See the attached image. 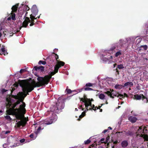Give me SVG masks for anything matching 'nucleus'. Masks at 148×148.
<instances>
[{
  "label": "nucleus",
  "mask_w": 148,
  "mask_h": 148,
  "mask_svg": "<svg viewBox=\"0 0 148 148\" xmlns=\"http://www.w3.org/2000/svg\"><path fill=\"white\" fill-rule=\"evenodd\" d=\"M22 105L20 108H16V109H13L10 108L6 110L7 114L9 115H13L15 116L16 119L20 120L16 124L17 127L20 128L21 126L24 127L25 126L27 122L28 121V119L24 117V115L22 113L24 112V109L22 108Z\"/></svg>",
  "instance_id": "obj_1"
},
{
  "label": "nucleus",
  "mask_w": 148,
  "mask_h": 148,
  "mask_svg": "<svg viewBox=\"0 0 148 148\" xmlns=\"http://www.w3.org/2000/svg\"><path fill=\"white\" fill-rule=\"evenodd\" d=\"M19 84L20 86L22 87V90H24L25 88L27 90L25 92L27 95H29V92H31L34 90V88L42 86L39 82H35L33 85L26 79L19 80Z\"/></svg>",
  "instance_id": "obj_2"
},
{
  "label": "nucleus",
  "mask_w": 148,
  "mask_h": 148,
  "mask_svg": "<svg viewBox=\"0 0 148 148\" xmlns=\"http://www.w3.org/2000/svg\"><path fill=\"white\" fill-rule=\"evenodd\" d=\"M64 106L65 103L64 101H58L56 103V106H53L51 107L50 110L51 112L54 113H59L62 111Z\"/></svg>",
  "instance_id": "obj_3"
},
{
  "label": "nucleus",
  "mask_w": 148,
  "mask_h": 148,
  "mask_svg": "<svg viewBox=\"0 0 148 148\" xmlns=\"http://www.w3.org/2000/svg\"><path fill=\"white\" fill-rule=\"evenodd\" d=\"M56 73L54 71L51 72L50 75H45L43 77H38L37 78V79L42 86H45L47 84L50 82L52 76L54 75Z\"/></svg>",
  "instance_id": "obj_4"
},
{
  "label": "nucleus",
  "mask_w": 148,
  "mask_h": 148,
  "mask_svg": "<svg viewBox=\"0 0 148 148\" xmlns=\"http://www.w3.org/2000/svg\"><path fill=\"white\" fill-rule=\"evenodd\" d=\"M10 97H11V98H14L16 99H17L16 101H18L19 102V104L21 102H22V104H21L19 106V108H20L21 105H22V106L21 107L23 109H24L23 110L24 112L22 113L23 115H24L26 112V110L25 108L26 106L25 103V102H23L24 99H23V97H20V95H18V93L17 94V95H11L10 96Z\"/></svg>",
  "instance_id": "obj_5"
},
{
  "label": "nucleus",
  "mask_w": 148,
  "mask_h": 148,
  "mask_svg": "<svg viewBox=\"0 0 148 148\" xmlns=\"http://www.w3.org/2000/svg\"><path fill=\"white\" fill-rule=\"evenodd\" d=\"M109 90L105 92V93L108 96L111 98L114 99V97H119V96L123 98L124 96L123 95L119 94V92H117L116 91L112 89H109Z\"/></svg>",
  "instance_id": "obj_6"
},
{
  "label": "nucleus",
  "mask_w": 148,
  "mask_h": 148,
  "mask_svg": "<svg viewBox=\"0 0 148 148\" xmlns=\"http://www.w3.org/2000/svg\"><path fill=\"white\" fill-rule=\"evenodd\" d=\"M35 21L34 19H31L28 17H26L25 18V21L23 22L22 24V26L19 27V30L21 29L22 27H26L29 23H30L29 25L30 26H32L34 25H35L37 23V21L35 22Z\"/></svg>",
  "instance_id": "obj_7"
},
{
  "label": "nucleus",
  "mask_w": 148,
  "mask_h": 148,
  "mask_svg": "<svg viewBox=\"0 0 148 148\" xmlns=\"http://www.w3.org/2000/svg\"><path fill=\"white\" fill-rule=\"evenodd\" d=\"M31 11L32 14L30 15V18L34 20H36V18H35V16L38 13V10L36 5L33 6L31 9Z\"/></svg>",
  "instance_id": "obj_8"
},
{
  "label": "nucleus",
  "mask_w": 148,
  "mask_h": 148,
  "mask_svg": "<svg viewBox=\"0 0 148 148\" xmlns=\"http://www.w3.org/2000/svg\"><path fill=\"white\" fill-rule=\"evenodd\" d=\"M11 97L9 96V99L8 98H6V100L8 102V103L7 106H8L9 107H11V108L13 109H16V108H15L19 104V102L18 101H17L15 103H12L11 102L12 99L10 98Z\"/></svg>",
  "instance_id": "obj_9"
},
{
  "label": "nucleus",
  "mask_w": 148,
  "mask_h": 148,
  "mask_svg": "<svg viewBox=\"0 0 148 148\" xmlns=\"http://www.w3.org/2000/svg\"><path fill=\"white\" fill-rule=\"evenodd\" d=\"M56 120V118H53L52 117L49 119H47L45 120H43L42 122L43 123L46 125H50L52 124L53 122L55 121Z\"/></svg>",
  "instance_id": "obj_10"
},
{
  "label": "nucleus",
  "mask_w": 148,
  "mask_h": 148,
  "mask_svg": "<svg viewBox=\"0 0 148 148\" xmlns=\"http://www.w3.org/2000/svg\"><path fill=\"white\" fill-rule=\"evenodd\" d=\"M53 53L55 55V57L56 58L57 63L56 65L59 68H61L62 66H63L65 64V63L62 61H59V60H58L59 58L58 56L56 54Z\"/></svg>",
  "instance_id": "obj_11"
},
{
  "label": "nucleus",
  "mask_w": 148,
  "mask_h": 148,
  "mask_svg": "<svg viewBox=\"0 0 148 148\" xmlns=\"http://www.w3.org/2000/svg\"><path fill=\"white\" fill-rule=\"evenodd\" d=\"M23 92H20L18 93V95L20 96V97H22L24 99L25 98V97L27 95L25 93V91L27 90L26 89H25L22 90Z\"/></svg>",
  "instance_id": "obj_12"
},
{
  "label": "nucleus",
  "mask_w": 148,
  "mask_h": 148,
  "mask_svg": "<svg viewBox=\"0 0 148 148\" xmlns=\"http://www.w3.org/2000/svg\"><path fill=\"white\" fill-rule=\"evenodd\" d=\"M23 92H20L18 93V95L20 96V97H22L24 99L25 98V97L27 95L25 93V91L27 90L26 89H25L22 90Z\"/></svg>",
  "instance_id": "obj_13"
},
{
  "label": "nucleus",
  "mask_w": 148,
  "mask_h": 148,
  "mask_svg": "<svg viewBox=\"0 0 148 148\" xmlns=\"http://www.w3.org/2000/svg\"><path fill=\"white\" fill-rule=\"evenodd\" d=\"M34 69L36 71L40 70L42 72H43L45 71L44 67L42 66H36L34 67Z\"/></svg>",
  "instance_id": "obj_14"
},
{
  "label": "nucleus",
  "mask_w": 148,
  "mask_h": 148,
  "mask_svg": "<svg viewBox=\"0 0 148 148\" xmlns=\"http://www.w3.org/2000/svg\"><path fill=\"white\" fill-rule=\"evenodd\" d=\"M139 128L136 132V134L137 135L140 136L141 134H142L143 132V126L139 127Z\"/></svg>",
  "instance_id": "obj_15"
},
{
  "label": "nucleus",
  "mask_w": 148,
  "mask_h": 148,
  "mask_svg": "<svg viewBox=\"0 0 148 148\" xmlns=\"http://www.w3.org/2000/svg\"><path fill=\"white\" fill-rule=\"evenodd\" d=\"M128 119L132 123L135 122L137 120L136 117L132 116L129 117L128 118Z\"/></svg>",
  "instance_id": "obj_16"
},
{
  "label": "nucleus",
  "mask_w": 148,
  "mask_h": 148,
  "mask_svg": "<svg viewBox=\"0 0 148 148\" xmlns=\"http://www.w3.org/2000/svg\"><path fill=\"white\" fill-rule=\"evenodd\" d=\"M18 3H17L16 5L13 6L11 9L12 10V12H16L17 10L18 6L19 5Z\"/></svg>",
  "instance_id": "obj_17"
},
{
  "label": "nucleus",
  "mask_w": 148,
  "mask_h": 148,
  "mask_svg": "<svg viewBox=\"0 0 148 148\" xmlns=\"http://www.w3.org/2000/svg\"><path fill=\"white\" fill-rule=\"evenodd\" d=\"M122 147L123 148L127 147L128 145V143L127 141L125 140L123 141L121 143Z\"/></svg>",
  "instance_id": "obj_18"
},
{
  "label": "nucleus",
  "mask_w": 148,
  "mask_h": 148,
  "mask_svg": "<svg viewBox=\"0 0 148 148\" xmlns=\"http://www.w3.org/2000/svg\"><path fill=\"white\" fill-rule=\"evenodd\" d=\"M84 105L86 108H87L89 106H90V107L91 106L92 104L91 102L90 101V100H89L86 102V103L84 104Z\"/></svg>",
  "instance_id": "obj_19"
},
{
  "label": "nucleus",
  "mask_w": 148,
  "mask_h": 148,
  "mask_svg": "<svg viewBox=\"0 0 148 148\" xmlns=\"http://www.w3.org/2000/svg\"><path fill=\"white\" fill-rule=\"evenodd\" d=\"M133 85V84L132 82H129L125 83L124 84V85L123 86V87L125 86H129L130 87H131Z\"/></svg>",
  "instance_id": "obj_20"
},
{
  "label": "nucleus",
  "mask_w": 148,
  "mask_h": 148,
  "mask_svg": "<svg viewBox=\"0 0 148 148\" xmlns=\"http://www.w3.org/2000/svg\"><path fill=\"white\" fill-rule=\"evenodd\" d=\"M124 68V66L122 64H120V65H118L117 66V67L116 69V72L118 74H119V71L118 70V69H122Z\"/></svg>",
  "instance_id": "obj_21"
},
{
  "label": "nucleus",
  "mask_w": 148,
  "mask_h": 148,
  "mask_svg": "<svg viewBox=\"0 0 148 148\" xmlns=\"http://www.w3.org/2000/svg\"><path fill=\"white\" fill-rule=\"evenodd\" d=\"M112 56H110V57H108V58L103 57L101 59L103 61L105 62H107V61H109L110 59H112Z\"/></svg>",
  "instance_id": "obj_22"
},
{
  "label": "nucleus",
  "mask_w": 148,
  "mask_h": 148,
  "mask_svg": "<svg viewBox=\"0 0 148 148\" xmlns=\"http://www.w3.org/2000/svg\"><path fill=\"white\" fill-rule=\"evenodd\" d=\"M124 132L125 133V135L127 136H132L133 135V133L130 130H128L127 132L124 131Z\"/></svg>",
  "instance_id": "obj_23"
},
{
  "label": "nucleus",
  "mask_w": 148,
  "mask_h": 148,
  "mask_svg": "<svg viewBox=\"0 0 148 148\" xmlns=\"http://www.w3.org/2000/svg\"><path fill=\"white\" fill-rule=\"evenodd\" d=\"M140 136L143 137L145 140L148 141V136L147 135L141 134Z\"/></svg>",
  "instance_id": "obj_24"
},
{
  "label": "nucleus",
  "mask_w": 148,
  "mask_h": 148,
  "mask_svg": "<svg viewBox=\"0 0 148 148\" xmlns=\"http://www.w3.org/2000/svg\"><path fill=\"white\" fill-rule=\"evenodd\" d=\"M37 134H34L33 133H32L30 134L29 136L30 138H32L33 140H34L37 137Z\"/></svg>",
  "instance_id": "obj_25"
},
{
  "label": "nucleus",
  "mask_w": 148,
  "mask_h": 148,
  "mask_svg": "<svg viewBox=\"0 0 148 148\" xmlns=\"http://www.w3.org/2000/svg\"><path fill=\"white\" fill-rule=\"evenodd\" d=\"M122 87H123V86L120 84H116L114 86V88L116 89H121Z\"/></svg>",
  "instance_id": "obj_26"
},
{
  "label": "nucleus",
  "mask_w": 148,
  "mask_h": 148,
  "mask_svg": "<svg viewBox=\"0 0 148 148\" xmlns=\"http://www.w3.org/2000/svg\"><path fill=\"white\" fill-rule=\"evenodd\" d=\"M135 99L136 100H140L142 98V96L140 95H139L138 94H136L134 95Z\"/></svg>",
  "instance_id": "obj_27"
},
{
  "label": "nucleus",
  "mask_w": 148,
  "mask_h": 148,
  "mask_svg": "<svg viewBox=\"0 0 148 148\" xmlns=\"http://www.w3.org/2000/svg\"><path fill=\"white\" fill-rule=\"evenodd\" d=\"M83 89H84V90L85 91H91L93 90L92 88H89V87H85V86H84V88H83Z\"/></svg>",
  "instance_id": "obj_28"
},
{
  "label": "nucleus",
  "mask_w": 148,
  "mask_h": 148,
  "mask_svg": "<svg viewBox=\"0 0 148 148\" xmlns=\"http://www.w3.org/2000/svg\"><path fill=\"white\" fill-rule=\"evenodd\" d=\"M11 17L12 19L13 20H15V14L14 12H12L11 13V15L10 16Z\"/></svg>",
  "instance_id": "obj_29"
},
{
  "label": "nucleus",
  "mask_w": 148,
  "mask_h": 148,
  "mask_svg": "<svg viewBox=\"0 0 148 148\" xmlns=\"http://www.w3.org/2000/svg\"><path fill=\"white\" fill-rule=\"evenodd\" d=\"M105 97V96L103 94H101L99 95V98L101 99H103Z\"/></svg>",
  "instance_id": "obj_30"
},
{
  "label": "nucleus",
  "mask_w": 148,
  "mask_h": 148,
  "mask_svg": "<svg viewBox=\"0 0 148 148\" xmlns=\"http://www.w3.org/2000/svg\"><path fill=\"white\" fill-rule=\"evenodd\" d=\"M143 132L145 134L147 133V132L148 129L146 127V126H144L143 127Z\"/></svg>",
  "instance_id": "obj_31"
},
{
  "label": "nucleus",
  "mask_w": 148,
  "mask_h": 148,
  "mask_svg": "<svg viewBox=\"0 0 148 148\" xmlns=\"http://www.w3.org/2000/svg\"><path fill=\"white\" fill-rule=\"evenodd\" d=\"M38 64L40 65L41 64H42L43 65H45L46 64V62L45 61L40 60L38 62Z\"/></svg>",
  "instance_id": "obj_32"
},
{
  "label": "nucleus",
  "mask_w": 148,
  "mask_h": 148,
  "mask_svg": "<svg viewBox=\"0 0 148 148\" xmlns=\"http://www.w3.org/2000/svg\"><path fill=\"white\" fill-rule=\"evenodd\" d=\"M143 47L144 50H146L147 49V45H141L140 46V48Z\"/></svg>",
  "instance_id": "obj_33"
},
{
  "label": "nucleus",
  "mask_w": 148,
  "mask_h": 148,
  "mask_svg": "<svg viewBox=\"0 0 148 148\" xmlns=\"http://www.w3.org/2000/svg\"><path fill=\"white\" fill-rule=\"evenodd\" d=\"M59 67L57 66L56 65H55L54 67V71L56 73H57L58 71V70L59 69Z\"/></svg>",
  "instance_id": "obj_34"
},
{
  "label": "nucleus",
  "mask_w": 148,
  "mask_h": 148,
  "mask_svg": "<svg viewBox=\"0 0 148 148\" xmlns=\"http://www.w3.org/2000/svg\"><path fill=\"white\" fill-rule=\"evenodd\" d=\"M66 88H67L66 89V91L67 93L68 94H70L71 93V92H72V91L70 89H68V86H67Z\"/></svg>",
  "instance_id": "obj_35"
},
{
  "label": "nucleus",
  "mask_w": 148,
  "mask_h": 148,
  "mask_svg": "<svg viewBox=\"0 0 148 148\" xmlns=\"http://www.w3.org/2000/svg\"><path fill=\"white\" fill-rule=\"evenodd\" d=\"M116 48V47L114 45H112L111 48H110V50H109V51H111L112 52H113V51H114V50Z\"/></svg>",
  "instance_id": "obj_36"
},
{
  "label": "nucleus",
  "mask_w": 148,
  "mask_h": 148,
  "mask_svg": "<svg viewBox=\"0 0 148 148\" xmlns=\"http://www.w3.org/2000/svg\"><path fill=\"white\" fill-rule=\"evenodd\" d=\"M92 86V84L90 83H86L85 86V87H91Z\"/></svg>",
  "instance_id": "obj_37"
},
{
  "label": "nucleus",
  "mask_w": 148,
  "mask_h": 148,
  "mask_svg": "<svg viewBox=\"0 0 148 148\" xmlns=\"http://www.w3.org/2000/svg\"><path fill=\"white\" fill-rule=\"evenodd\" d=\"M91 142L89 139H88L87 140L85 141L84 142L85 145H88Z\"/></svg>",
  "instance_id": "obj_38"
},
{
  "label": "nucleus",
  "mask_w": 148,
  "mask_h": 148,
  "mask_svg": "<svg viewBox=\"0 0 148 148\" xmlns=\"http://www.w3.org/2000/svg\"><path fill=\"white\" fill-rule=\"evenodd\" d=\"M84 97V100H85L86 102H87L89 100H90V99H88L87 98V96L86 95H84L83 96Z\"/></svg>",
  "instance_id": "obj_39"
},
{
  "label": "nucleus",
  "mask_w": 148,
  "mask_h": 148,
  "mask_svg": "<svg viewBox=\"0 0 148 148\" xmlns=\"http://www.w3.org/2000/svg\"><path fill=\"white\" fill-rule=\"evenodd\" d=\"M19 145V143H17L16 144H14V145H13L12 146H11L10 147H11V148H12V147H16L17 146H18Z\"/></svg>",
  "instance_id": "obj_40"
},
{
  "label": "nucleus",
  "mask_w": 148,
  "mask_h": 148,
  "mask_svg": "<svg viewBox=\"0 0 148 148\" xmlns=\"http://www.w3.org/2000/svg\"><path fill=\"white\" fill-rule=\"evenodd\" d=\"M5 118L7 119L9 121H11L12 119L11 118L10 116L9 115L6 116L5 117Z\"/></svg>",
  "instance_id": "obj_41"
},
{
  "label": "nucleus",
  "mask_w": 148,
  "mask_h": 148,
  "mask_svg": "<svg viewBox=\"0 0 148 148\" xmlns=\"http://www.w3.org/2000/svg\"><path fill=\"white\" fill-rule=\"evenodd\" d=\"M121 53L120 51H119L117 52L116 54H115V56L116 57H118L120 55H121Z\"/></svg>",
  "instance_id": "obj_42"
},
{
  "label": "nucleus",
  "mask_w": 148,
  "mask_h": 148,
  "mask_svg": "<svg viewBox=\"0 0 148 148\" xmlns=\"http://www.w3.org/2000/svg\"><path fill=\"white\" fill-rule=\"evenodd\" d=\"M109 138H110V136H108L106 138L105 141L104 142V143H105L106 144V143L108 141Z\"/></svg>",
  "instance_id": "obj_43"
},
{
  "label": "nucleus",
  "mask_w": 148,
  "mask_h": 148,
  "mask_svg": "<svg viewBox=\"0 0 148 148\" xmlns=\"http://www.w3.org/2000/svg\"><path fill=\"white\" fill-rule=\"evenodd\" d=\"M123 132H116V133L117 134V135L118 136V137H120L121 136V135L120 134V133H122Z\"/></svg>",
  "instance_id": "obj_44"
},
{
  "label": "nucleus",
  "mask_w": 148,
  "mask_h": 148,
  "mask_svg": "<svg viewBox=\"0 0 148 148\" xmlns=\"http://www.w3.org/2000/svg\"><path fill=\"white\" fill-rule=\"evenodd\" d=\"M91 108H89V110H92L94 109V108L95 107V105L94 104H92L91 106L90 107Z\"/></svg>",
  "instance_id": "obj_45"
},
{
  "label": "nucleus",
  "mask_w": 148,
  "mask_h": 148,
  "mask_svg": "<svg viewBox=\"0 0 148 148\" xmlns=\"http://www.w3.org/2000/svg\"><path fill=\"white\" fill-rule=\"evenodd\" d=\"M80 101H82L84 103V104L86 102V101L84 100L83 98H80Z\"/></svg>",
  "instance_id": "obj_46"
},
{
  "label": "nucleus",
  "mask_w": 148,
  "mask_h": 148,
  "mask_svg": "<svg viewBox=\"0 0 148 148\" xmlns=\"http://www.w3.org/2000/svg\"><path fill=\"white\" fill-rule=\"evenodd\" d=\"M83 106L82 105H80L79 106V107H78V108L79 109H82V110H84V109L82 108Z\"/></svg>",
  "instance_id": "obj_47"
},
{
  "label": "nucleus",
  "mask_w": 148,
  "mask_h": 148,
  "mask_svg": "<svg viewBox=\"0 0 148 148\" xmlns=\"http://www.w3.org/2000/svg\"><path fill=\"white\" fill-rule=\"evenodd\" d=\"M142 96V100H144L145 99H147V97H145L142 94L141 95Z\"/></svg>",
  "instance_id": "obj_48"
},
{
  "label": "nucleus",
  "mask_w": 148,
  "mask_h": 148,
  "mask_svg": "<svg viewBox=\"0 0 148 148\" xmlns=\"http://www.w3.org/2000/svg\"><path fill=\"white\" fill-rule=\"evenodd\" d=\"M89 148H97V147H96L94 146L93 144H92L89 147Z\"/></svg>",
  "instance_id": "obj_49"
},
{
  "label": "nucleus",
  "mask_w": 148,
  "mask_h": 148,
  "mask_svg": "<svg viewBox=\"0 0 148 148\" xmlns=\"http://www.w3.org/2000/svg\"><path fill=\"white\" fill-rule=\"evenodd\" d=\"M83 117V116L81 114L79 116V118L77 119V120L78 121H80V119L82 118Z\"/></svg>",
  "instance_id": "obj_50"
},
{
  "label": "nucleus",
  "mask_w": 148,
  "mask_h": 148,
  "mask_svg": "<svg viewBox=\"0 0 148 148\" xmlns=\"http://www.w3.org/2000/svg\"><path fill=\"white\" fill-rule=\"evenodd\" d=\"M25 69H21L20 71V72L21 74H22L23 72L25 71Z\"/></svg>",
  "instance_id": "obj_51"
},
{
  "label": "nucleus",
  "mask_w": 148,
  "mask_h": 148,
  "mask_svg": "<svg viewBox=\"0 0 148 148\" xmlns=\"http://www.w3.org/2000/svg\"><path fill=\"white\" fill-rule=\"evenodd\" d=\"M25 140V139H22L20 140V141L21 143H23L24 142Z\"/></svg>",
  "instance_id": "obj_52"
},
{
  "label": "nucleus",
  "mask_w": 148,
  "mask_h": 148,
  "mask_svg": "<svg viewBox=\"0 0 148 148\" xmlns=\"http://www.w3.org/2000/svg\"><path fill=\"white\" fill-rule=\"evenodd\" d=\"M7 145H8L7 144L5 143L3 144V147L4 148H6Z\"/></svg>",
  "instance_id": "obj_53"
},
{
  "label": "nucleus",
  "mask_w": 148,
  "mask_h": 148,
  "mask_svg": "<svg viewBox=\"0 0 148 148\" xmlns=\"http://www.w3.org/2000/svg\"><path fill=\"white\" fill-rule=\"evenodd\" d=\"M86 114V112L85 111H84L81 114L82 115H83V116H84Z\"/></svg>",
  "instance_id": "obj_54"
},
{
  "label": "nucleus",
  "mask_w": 148,
  "mask_h": 148,
  "mask_svg": "<svg viewBox=\"0 0 148 148\" xmlns=\"http://www.w3.org/2000/svg\"><path fill=\"white\" fill-rule=\"evenodd\" d=\"M108 131V129L104 130L103 132L102 133H105L106 132H107Z\"/></svg>",
  "instance_id": "obj_55"
},
{
  "label": "nucleus",
  "mask_w": 148,
  "mask_h": 148,
  "mask_svg": "<svg viewBox=\"0 0 148 148\" xmlns=\"http://www.w3.org/2000/svg\"><path fill=\"white\" fill-rule=\"evenodd\" d=\"M14 87H17L18 86V84L16 83L14 84L13 85Z\"/></svg>",
  "instance_id": "obj_56"
},
{
  "label": "nucleus",
  "mask_w": 148,
  "mask_h": 148,
  "mask_svg": "<svg viewBox=\"0 0 148 148\" xmlns=\"http://www.w3.org/2000/svg\"><path fill=\"white\" fill-rule=\"evenodd\" d=\"M104 140H105V138H101V140H100V141H101V143H104V142H102V141H104Z\"/></svg>",
  "instance_id": "obj_57"
},
{
  "label": "nucleus",
  "mask_w": 148,
  "mask_h": 148,
  "mask_svg": "<svg viewBox=\"0 0 148 148\" xmlns=\"http://www.w3.org/2000/svg\"><path fill=\"white\" fill-rule=\"evenodd\" d=\"M99 109L98 108V107L96 106L94 108V109H93V110H94L95 111L96 110V109Z\"/></svg>",
  "instance_id": "obj_58"
},
{
  "label": "nucleus",
  "mask_w": 148,
  "mask_h": 148,
  "mask_svg": "<svg viewBox=\"0 0 148 148\" xmlns=\"http://www.w3.org/2000/svg\"><path fill=\"white\" fill-rule=\"evenodd\" d=\"M124 95H123V96H124V98L125 97H128V95L125 93H124Z\"/></svg>",
  "instance_id": "obj_59"
},
{
  "label": "nucleus",
  "mask_w": 148,
  "mask_h": 148,
  "mask_svg": "<svg viewBox=\"0 0 148 148\" xmlns=\"http://www.w3.org/2000/svg\"><path fill=\"white\" fill-rule=\"evenodd\" d=\"M29 8L28 6H27L26 8V11H28L29 10Z\"/></svg>",
  "instance_id": "obj_60"
},
{
  "label": "nucleus",
  "mask_w": 148,
  "mask_h": 148,
  "mask_svg": "<svg viewBox=\"0 0 148 148\" xmlns=\"http://www.w3.org/2000/svg\"><path fill=\"white\" fill-rule=\"evenodd\" d=\"M10 131H6V132L5 133V134H8V133H10Z\"/></svg>",
  "instance_id": "obj_61"
},
{
  "label": "nucleus",
  "mask_w": 148,
  "mask_h": 148,
  "mask_svg": "<svg viewBox=\"0 0 148 148\" xmlns=\"http://www.w3.org/2000/svg\"><path fill=\"white\" fill-rule=\"evenodd\" d=\"M7 90H5V89H2V91L3 92H6V91H7Z\"/></svg>",
  "instance_id": "obj_62"
},
{
  "label": "nucleus",
  "mask_w": 148,
  "mask_h": 148,
  "mask_svg": "<svg viewBox=\"0 0 148 148\" xmlns=\"http://www.w3.org/2000/svg\"><path fill=\"white\" fill-rule=\"evenodd\" d=\"M118 143V142L117 140L115 141L113 143L114 144H117Z\"/></svg>",
  "instance_id": "obj_63"
},
{
  "label": "nucleus",
  "mask_w": 148,
  "mask_h": 148,
  "mask_svg": "<svg viewBox=\"0 0 148 148\" xmlns=\"http://www.w3.org/2000/svg\"><path fill=\"white\" fill-rule=\"evenodd\" d=\"M27 13H28V12H26L25 14V16L24 17V18H26V17H27Z\"/></svg>",
  "instance_id": "obj_64"
}]
</instances>
